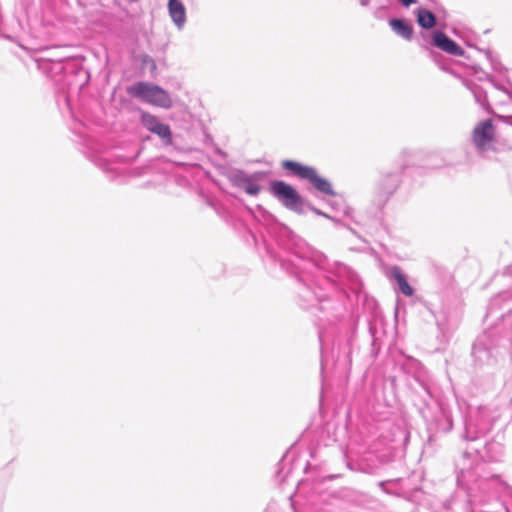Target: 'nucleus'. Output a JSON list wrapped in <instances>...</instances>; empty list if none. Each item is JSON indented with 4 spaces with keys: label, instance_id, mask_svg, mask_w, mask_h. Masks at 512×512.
I'll return each mask as SVG.
<instances>
[{
    "label": "nucleus",
    "instance_id": "obj_1",
    "mask_svg": "<svg viewBox=\"0 0 512 512\" xmlns=\"http://www.w3.org/2000/svg\"><path fill=\"white\" fill-rule=\"evenodd\" d=\"M127 92L142 101L161 108L168 109L172 106L169 93L158 85L147 82H138L128 87Z\"/></svg>",
    "mask_w": 512,
    "mask_h": 512
},
{
    "label": "nucleus",
    "instance_id": "obj_12",
    "mask_svg": "<svg viewBox=\"0 0 512 512\" xmlns=\"http://www.w3.org/2000/svg\"><path fill=\"white\" fill-rule=\"evenodd\" d=\"M404 6H409L412 3H415V0H400Z\"/></svg>",
    "mask_w": 512,
    "mask_h": 512
},
{
    "label": "nucleus",
    "instance_id": "obj_3",
    "mask_svg": "<svg viewBox=\"0 0 512 512\" xmlns=\"http://www.w3.org/2000/svg\"><path fill=\"white\" fill-rule=\"evenodd\" d=\"M271 193L288 209L300 212L302 207V198L296 189L281 180H275L270 183Z\"/></svg>",
    "mask_w": 512,
    "mask_h": 512
},
{
    "label": "nucleus",
    "instance_id": "obj_4",
    "mask_svg": "<svg viewBox=\"0 0 512 512\" xmlns=\"http://www.w3.org/2000/svg\"><path fill=\"white\" fill-rule=\"evenodd\" d=\"M495 126L492 120L479 122L472 131V140L479 150H487L495 140Z\"/></svg>",
    "mask_w": 512,
    "mask_h": 512
},
{
    "label": "nucleus",
    "instance_id": "obj_2",
    "mask_svg": "<svg viewBox=\"0 0 512 512\" xmlns=\"http://www.w3.org/2000/svg\"><path fill=\"white\" fill-rule=\"evenodd\" d=\"M282 168L301 179L308 180L318 191L334 195L332 185L328 180L318 175L317 171L310 166L303 165L292 160H284L281 163Z\"/></svg>",
    "mask_w": 512,
    "mask_h": 512
},
{
    "label": "nucleus",
    "instance_id": "obj_8",
    "mask_svg": "<svg viewBox=\"0 0 512 512\" xmlns=\"http://www.w3.org/2000/svg\"><path fill=\"white\" fill-rule=\"evenodd\" d=\"M391 28L401 37L410 40L413 34L412 26L404 20L393 19L390 21Z\"/></svg>",
    "mask_w": 512,
    "mask_h": 512
},
{
    "label": "nucleus",
    "instance_id": "obj_11",
    "mask_svg": "<svg viewBox=\"0 0 512 512\" xmlns=\"http://www.w3.org/2000/svg\"><path fill=\"white\" fill-rule=\"evenodd\" d=\"M261 188L258 184L249 182L245 186V192L249 195H257L260 192Z\"/></svg>",
    "mask_w": 512,
    "mask_h": 512
},
{
    "label": "nucleus",
    "instance_id": "obj_9",
    "mask_svg": "<svg viewBox=\"0 0 512 512\" xmlns=\"http://www.w3.org/2000/svg\"><path fill=\"white\" fill-rule=\"evenodd\" d=\"M418 24L424 29H430L435 26L436 18L431 11L419 9L417 11Z\"/></svg>",
    "mask_w": 512,
    "mask_h": 512
},
{
    "label": "nucleus",
    "instance_id": "obj_5",
    "mask_svg": "<svg viewBox=\"0 0 512 512\" xmlns=\"http://www.w3.org/2000/svg\"><path fill=\"white\" fill-rule=\"evenodd\" d=\"M141 122L144 127L150 132L157 134L163 139L171 138L170 127L166 124L161 123L154 115L143 112L141 115Z\"/></svg>",
    "mask_w": 512,
    "mask_h": 512
},
{
    "label": "nucleus",
    "instance_id": "obj_6",
    "mask_svg": "<svg viewBox=\"0 0 512 512\" xmlns=\"http://www.w3.org/2000/svg\"><path fill=\"white\" fill-rule=\"evenodd\" d=\"M433 44L440 50L454 56H463L465 53L455 41L441 31L434 32Z\"/></svg>",
    "mask_w": 512,
    "mask_h": 512
},
{
    "label": "nucleus",
    "instance_id": "obj_10",
    "mask_svg": "<svg viewBox=\"0 0 512 512\" xmlns=\"http://www.w3.org/2000/svg\"><path fill=\"white\" fill-rule=\"evenodd\" d=\"M392 275L398 283L399 289L406 296H412L413 289L407 282L405 276L402 274L398 267L392 268Z\"/></svg>",
    "mask_w": 512,
    "mask_h": 512
},
{
    "label": "nucleus",
    "instance_id": "obj_7",
    "mask_svg": "<svg viewBox=\"0 0 512 512\" xmlns=\"http://www.w3.org/2000/svg\"><path fill=\"white\" fill-rule=\"evenodd\" d=\"M168 10L173 22L178 27H181L186 20V10L182 2L179 0H169Z\"/></svg>",
    "mask_w": 512,
    "mask_h": 512
}]
</instances>
